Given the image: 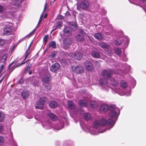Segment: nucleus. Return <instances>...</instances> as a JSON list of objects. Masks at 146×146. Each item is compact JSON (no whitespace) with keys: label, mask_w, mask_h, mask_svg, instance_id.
I'll use <instances>...</instances> for the list:
<instances>
[{"label":"nucleus","mask_w":146,"mask_h":146,"mask_svg":"<svg viewBox=\"0 0 146 146\" xmlns=\"http://www.w3.org/2000/svg\"><path fill=\"white\" fill-rule=\"evenodd\" d=\"M115 71L112 69L109 68L108 69H105L101 72V75L106 78L108 79L111 77V75L115 73Z\"/></svg>","instance_id":"1"},{"label":"nucleus","mask_w":146,"mask_h":146,"mask_svg":"<svg viewBox=\"0 0 146 146\" xmlns=\"http://www.w3.org/2000/svg\"><path fill=\"white\" fill-rule=\"evenodd\" d=\"M72 69L73 72L77 74H81L84 70V67L80 64H79L76 66H72Z\"/></svg>","instance_id":"2"},{"label":"nucleus","mask_w":146,"mask_h":146,"mask_svg":"<svg viewBox=\"0 0 146 146\" xmlns=\"http://www.w3.org/2000/svg\"><path fill=\"white\" fill-rule=\"evenodd\" d=\"M84 65L86 69L87 70L90 71L94 68V65L91 60H86L84 62Z\"/></svg>","instance_id":"3"},{"label":"nucleus","mask_w":146,"mask_h":146,"mask_svg":"<svg viewBox=\"0 0 146 146\" xmlns=\"http://www.w3.org/2000/svg\"><path fill=\"white\" fill-rule=\"evenodd\" d=\"M60 65L59 64L56 63L52 64L50 67V70L54 72L58 71L60 69Z\"/></svg>","instance_id":"4"},{"label":"nucleus","mask_w":146,"mask_h":146,"mask_svg":"<svg viewBox=\"0 0 146 146\" xmlns=\"http://www.w3.org/2000/svg\"><path fill=\"white\" fill-rule=\"evenodd\" d=\"M51 80V75L49 73H47L45 74L43 77L42 81L44 83H47Z\"/></svg>","instance_id":"5"},{"label":"nucleus","mask_w":146,"mask_h":146,"mask_svg":"<svg viewBox=\"0 0 146 146\" xmlns=\"http://www.w3.org/2000/svg\"><path fill=\"white\" fill-rule=\"evenodd\" d=\"M89 6V4L88 1H84L81 2L80 5V7L84 10L87 9Z\"/></svg>","instance_id":"6"},{"label":"nucleus","mask_w":146,"mask_h":146,"mask_svg":"<svg viewBox=\"0 0 146 146\" xmlns=\"http://www.w3.org/2000/svg\"><path fill=\"white\" fill-rule=\"evenodd\" d=\"M12 27L11 26L6 27L4 30V33L7 35H11L12 33Z\"/></svg>","instance_id":"7"},{"label":"nucleus","mask_w":146,"mask_h":146,"mask_svg":"<svg viewBox=\"0 0 146 146\" xmlns=\"http://www.w3.org/2000/svg\"><path fill=\"white\" fill-rule=\"evenodd\" d=\"M72 57L75 60H79L82 58V55L80 52L76 51L72 55Z\"/></svg>","instance_id":"8"},{"label":"nucleus","mask_w":146,"mask_h":146,"mask_svg":"<svg viewBox=\"0 0 146 146\" xmlns=\"http://www.w3.org/2000/svg\"><path fill=\"white\" fill-rule=\"evenodd\" d=\"M69 27L73 31H75L77 30L78 26L77 24L74 22H70L69 24Z\"/></svg>","instance_id":"9"},{"label":"nucleus","mask_w":146,"mask_h":146,"mask_svg":"<svg viewBox=\"0 0 146 146\" xmlns=\"http://www.w3.org/2000/svg\"><path fill=\"white\" fill-rule=\"evenodd\" d=\"M43 86L44 87V90L46 91H48L50 90L51 88V84L48 82L44 83Z\"/></svg>","instance_id":"10"},{"label":"nucleus","mask_w":146,"mask_h":146,"mask_svg":"<svg viewBox=\"0 0 146 146\" xmlns=\"http://www.w3.org/2000/svg\"><path fill=\"white\" fill-rule=\"evenodd\" d=\"M49 117L53 121H56L58 119L57 117L54 114L50 112L48 113Z\"/></svg>","instance_id":"11"},{"label":"nucleus","mask_w":146,"mask_h":146,"mask_svg":"<svg viewBox=\"0 0 146 146\" xmlns=\"http://www.w3.org/2000/svg\"><path fill=\"white\" fill-rule=\"evenodd\" d=\"M75 38L78 41L81 42L85 40V38L84 36H82L80 34H78L75 36Z\"/></svg>","instance_id":"12"},{"label":"nucleus","mask_w":146,"mask_h":146,"mask_svg":"<svg viewBox=\"0 0 146 146\" xmlns=\"http://www.w3.org/2000/svg\"><path fill=\"white\" fill-rule=\"evenodd\" d=\"M49 105L51 108H55L58 106V104L56 102L51 101L49 103Z\"/></svg>","instance_id":"13"},{"label":"nucleus","mask_w":146,"mask_h":146,"mask_svg":"<svg viewBox=\"0 0 146 146\" xmlns=\"http://www.w3.org/2000/svg\"><path fill=\"white\" fill-rule=\"evenodd\" d=\"M21 95L23 99H25L29 96V92L26 90H24L22 92Z\"/></svg>","instance_id":"14"},{"label":"nucleus","mask_w":146,"mask_h":146,"mask_svg":"<svg viewBox=\"0 0 146 146\" xmlns=\"http://www.w3.org/2000/svg\"><path fill=\"white\" fill-rule=\"evenodd\" d=\"M63 43L67 45H70L72 43V41L69 38H65L63 40Z\"/></svg>","instance_id":"15"},{"label":"nucleus","mask_w":146,"mask_h":146,"mask_svg":"<svg viewBox=\"0 0 146 146\" xmlns=\"http://www.w3.org/2000/svg\"><path fill=\"white\" fill-rule=\"evenodd\" d=\"M84 118L86 121L90 120L91 118V114L88 113H86L83 115Z\"/></svg>","instance_id":"16"},{"label":"nucleus","mask_w":146,"mask_h":146,"mask_svg":"<svg viewBox=\"0 0 146 146\" xmlns=\"http://www.w3.org/2000/svg\"><path fill=\"white\" fill-rule=\"evenodd\" d=\"M100 108L101 111L105 112L108 109V106L107 105L104 104L101 106Z\"/></svg>","instance_id":"17"},{"label":"nucleus","mask_w":146,"mask_h":146,"mask_svg":"<svg viewBox=\"0 0 146 146\" xmlns=\"http://www.w3.org/2000/svg\"><path fill=\"white\" fill-rule=\"evenodd\" d=\"M68 107L70 109H73L75 108L74 103L72 101H69L68 103Z\"/></svg>","instance_id":"18"},{"label":"nucleus","mask_w":146,"mask_h":146,"mask_svg":"<svg viewBox=\"0 0 146 146\" xmlns=\"http://www.w3.org/2000/svg\"><path fill=\"white\" fill-rule=\"evenodd\" d=\"M94 37L98 40H101L103 38V36L102 34L100 33H95L94 36Z\"/></svg>","instance_id":"19"},{"label":"nucleus","mask_w":146,"mask_h":146,"mask_svg":"<svg viewBox=\"0 0 146 146\" xmlns=\"http://www.w3.org/2000/svg\"><path fill=\"white\" fill-rule=\"evenodd\" d=\"M72 31L69 27H66L65 28L64 33L65 34H67L68 35H69L72 33Z\"/></svg>","instance_id":"20"},{"label":"nucleus","mask_w":146,"mask_h":146,"mask_svg":"<svg viewBox=\"0 0 146 146\" xmlns=\"http://www.w3.org/2000/svg\"><path fill=\"white\" fill-rule=\"evenodd\" d=\"M100 125L102 126H105L107 124V120L104 118H102L100 121Z\"/></svg>","instance_id":"21"},{"label":"nucleus","mask_w":146,"mask_h":146,"mask_svg":"<svg viewBox=\"0 0 146 146\" xmlns=\"http://www.w3.org/2000/svg\"><path fill=\"white\" fill-rule=\"evenodd\" d=\"M48 48L52 47L53 48H56V44L55 41H52L50 42L49 44Z\"/></svg>","instance_id":"22"},{"label":"nucleus","mask_w":146,"mask_h":146,"mask_svg":"<svg viewBox=\"0 0 146 146\" xmlns=\"http://www.w3.org/2000/svg\"><path fill=\"white\" fill-rule=\"evenodd\" d=\"M90 105V106L92 108L96 107L98 106V102L96 101H91Z\"/></svg>","instance_id":"23"},{"label":"nucleus","mask_w":146,"mask_h":146,"mask_svg":"<svg viewBox=\"0 0 146 146\" xmlns=\"http://www.w3.org/2000/svg\"><path fill=\"white\" fill-rule=\"evenodd\" d=\"M92 55L93 57L96 58H98L100 56V53L98 52L95 51L92 52Z\"/></svg>","instance_id":"24"},{"label":"nucleus","mask_w":146,"mask_h":146,"mask_svg":"<svg viewBox=\"0 0 146 146\" xmlns=\"http://www.w3.org/2000/svg\"><path fill=\"white\" fill-rule=\"evenodd\" d=\"M98 45L100 47L104 48H107L108 46V44L104 42L99 43Z\"/></svg>","instance_id":"25"},{"label":"nucleus","mask_w":146,"mask_h":146,"mask_svg":"<svg viewBox=\"0 0 146 146\" xmlns=\"http://www.w3.org/2000/svg\"><path fill=\"white\" fill-rule=\"evenodd\" d=\"M100 121L99 120H95L94 123V125L95 128L97 129L100 125Z\"/></svg>","instance_id":"26"},{"label":"nucleus","mask_w":146,"mask_h":146,"mask_svg":"<svg viewBox=\"0 0 146 146\" xmlns=\"http://www.w3.org/2000/svg\"><path fill=\"white\" fill-rule=\"evenodd\" d=\"M117 115V113L115 111V110L111 111L109 113L110 116L112 117H114L116 116Z\"/></svg>","instance_id":"27"},{"label":"nucleus","mask_w":146,"mask_h":146,"mask_svg":"<svg viewBox=\"0 0 146 146\" xmlns=\"http://www.w3.org/2000/svg\"><path fill=\"white\" fill-rule=\"evenodd\" d=\"M44 105L43 104H41V103H39V102H38L36 105L35 106V108L36 109H42Z\"/></svg>","instance_id":"28"},{"label":"nucleus","mask_w":146,"mask_h":146,"mask_svg":"<svg viewBox=\"0 0 146 146\" xmlns=\"http://www.w3.org/2000/svg\"><path fill=\"white\" fill-rule=\"evenodd\" d=\"M62 21H59L56 22V25L55 27L56 28H60L62 27Z\"/></svg>","instance_id":"29"},{"label":"nucleus","mask_w":146,"mask_h":146,"mask_svg":"<svg viewBox=\"0 0 146 146\" xmlns=\"http://www.w3.org/2000/svg\"><path fill=\"white\" fill-rule=\"evenodd\" d=\"M47 100V98L46 97H42L41 98L39 101V103H41V104H43V105H44V103Z\"/></svg>","instance_id":"30"},{"label":"nucleus","mask_w":146,"mask_h":146,"mask_svg":"<svg viewBox=\"0 0 146 146\" xmlns=\"http://www.w3.org/2000/svg\"><path fill=\"white\" fill-rule=\"evenodd\" d=\"M113 122V120L112 118L108 119L107 121V124L109 126H111L112 125Z\"/></svg>","instance_id":"31"},{"label":"nucleus","mask_w":146,"mask_h":146,"mask_svg":"<svg viewBox=\"0 0 146 146\" xmlns=\"http://www.w3.org/2000/svg\"><path fill=\"white\" fill-rule=\"evenodd\" d=\"M79 104L84 106H86L87 105L86 101L83 100H81L79 101Z\"/></svg>","instance_id":"32"},{"label":"nucleus","mask_w":146,"mask_h":146,"mask_svg":"<svg viewBox=\"0 0 146 146\" xmlns=\"http://www.w3.org/2000/svg\"><path fill=\"white\" fill-rule=\"evenodd\" d=\"M121 87L123 88H126L128 86L127 84V82L122 81L121 82Z\"/></svg>","instance_id":"33"},{"label":"nucleus","mask_w":146,"mask_h":146,"mask_svg":"<svg viewBox=\"0 0 146 146\" xmlns=\"http://www.w3.org/2000/svg\"><path fill=\"white\" fill-rule=\"evenodd\" d=\"M122 52L121 50L119 48H116L115 50V52L117 55L119 56L121 54Z\"/></svg>","instance_id":"34"},{"label":"nucleus","mask_w":146,"mask_h":146,"mask_svg":"<svg viewBox=\"0 0 146 146\" xmlns=\"http://www.w3.org/2000/svg\"><path fill=\"white\" fill-rule=\"evenodd\" d=\"M5 115L3 113L0 111V122L2 121L5 118Z\"/></svg>","instance_id":"35"},{"label":"nucleus","mask_w":146,"mask_h":146,"mask_svg":"<svg viewBox=\"0 0 146 146\" xmlns=\"http://www.w3.org/2000/svg\"><path fill=\"white\" fill-rule=\"evenodd\" d=\"M115 44L117 46H119L122 44V42L119 40H115L114 42Z\"/></svg>","instance_id":"36"},{"label":"nucleus","mask_w":146,"mask_h":146,"mask_svg":"<svg viewBox=\"0 0 146 146\" xmlns=\"http://www.w3.org/2000/svg\"><path fill=\"white\" fill-rule=\"evenodd\" d=\"M48 35H45L44 37H43V42L45 43V44H46L48 40Z\"/></svg>","instance_id":"37"},{"label":"nucleus","mask_w":146,"mask_h":146,"mask_svg":"<svg viewBox=\"0 0 146 146\" xmlns=\"http://www.w3.org/2000/svg\"><path fill=\"white\" fill-rule=\"evenodd\" d=\"M31 65L30 64H29L28 65L25 67L24 69V73L26 74L27 73V71L29 68L31 67Z\"/></svg>","instance_id":"38"},{"label":"nucleus","mask_w":146,"mask_h":146,"mask_svg":"<svg viewBox=\"0 0 146 146\" xmlns=\"http://www.w3.org/2000/svg\"><path fill=\"white\" fill-rule=\"evenodd\" d=\"M43 16V14H42V13L40 16L39 21L38 23L37 26H36V27H38V26L40 24V23L42 21V19Z\"/></svg>","instance_id":"39"},{"label":"nucleus","mask_w":146,"mask_h":146,"mask_svg":"<svg viewBox=\"0 0 146 146\" xmlns=\"http://www.w3.org/2000/svg\"><path fill=\"white\" fill-rule=\"evenodd\" d=\"M56 56V54L55 53V52H53L51 53L50 55H49L50 58H53Z\"/></svg>","instance_id":"40"},{"label":"nucleus","mask_w":146,"mask_h":146,"mask_svg":"<svg viewBox=\"0 0 146 146\" xmlns=\"http://www.w3.org/2000/svg\"><path fill=\"white\" fill-rule=\"evenodd\" d=\"M115 107L114 105H111L110 106L109 108V110L110 111L114 110L115 109Z\"/></svg>","instance_id":"41"},{"label":"nucleus","mask_w":146,"mask_h":146,"mask_svg":"<svg viewBox=\"0 0 146 146\" xmlns=\"http://www.w3.org/2000/svg\"><path fill=\"white\" fill-rule=\"evenodd\" d=\"M7 56V54H3L2 57V59L3 60L4 62H5L6 61Z\"/></svg>","instance_id":"42"},{"label":"nucleus","mask_w":146,"mask_h":146,"mask_svg":"<svg viewBox=\"0 0 146 146\" xmlns=\"http://www.w3.org/2000/svg\"><path fill=\"white\" fill-rule=\"evenodd\" d=\"M21 3V0H16L15 1V4L16 5H19Z\"/></svg>","instance_id":"43"},{"label":"nucleus","mask_w":146,"mask_h":146,"mask_svg":"<svg viewBox=\"0 0 146 146\" xmlns=\"http://www.w3.org/2000/svg\"><path fill=\"white\" fill-rule=\"evenodd\" d=\"M4 138L3 137L0 136V145L2 144L4 142Z\"/></svg>","instance_id":"44"},{"label":"nucleus","mask_w":146,"mask_h":146,"mask_svg":"<svg viewBox=\"0 0 146 146\" xmlns=\"http://www.w3.org/2000/svg\"><path fill=\"white\" fill-rule=\"evenodd\" d=\"M80 32L82 35V36H85L86 34L85 32L82 29L80 30Z\"/></svg>","instance_id":"45"},{"label":"nucleus","mask_w":146,"mask_h":146,"mask_svg":"<svg viewBox=\"0 0 146 146\" xmlns=\"http://www.w3.org/2000/svg\"><path fill=\"white\" fill-rule=\"evenodd\" d=\"M4 10V7L2 5H0V13L3 12Z\"/></svg>","instance_id":"46"},{"label":"nucleus","mask_w":146,"mask_h":146,"mask_svg":"<svg viewBox=\"0 0 146 146\" xmlns=\"http://www.w3.org/2000/svg\"><path fill=\"white\" fill-rule=\"evenodd\" d=\"M28 60H27V61H26L25 62H22V63H21L20 64H18L19 63L17 64V65L15 66V68H16L18 66H19L22 64H25V63L27 62L28 61Z\"/></svg>","instance_id":"47"},{"label":"nucleus","mask_w":146,"mask_h":146,"mask_svg":"<svg viewBox=\"0 0 146 146\" xmlns=\"http://www.w3.org/2000/svg\"><path fill=\"white\" fill-rule=\"evenodd\" d=\"M30 52H27V53H26V52L25 53V59L23 60V61H24L25 60V59L28 57L29 55L30 54Z\"/></svg>","instance_id":"48"},{"label":"nucleus","mask_w":146,"mask_h":146,"mask_svg":"<svg viewBox=\"0 0 146 146\" xmlns=\"http://www.w3.org/2000/svg\"><path fill=\"white\" fill-rule=\"evenodd\" d=\"M114 81V84L112 83V85L114 86H116L118 84V82H116V81L115 80V79H113Z\"/></svg>","instance_id":"49"},{"label":"nucleus","mask_w":146,"mask_h":146,"mask_svg":"<svg viewBox=\"0 0 146 146\" xmlns=\"http://www.w3.org/2000/svg\"><path fill=\"white\" fill-rule=\"evenodd\" d=\"M24 82V81L22 79V78H21L20 79L19 82L18 84H21L23 83Z\"/></svg>","instance_id":"50"},{"label":"nucleus","mask_w":146,"mask_h":146,"mask_svg":"<svg viewBox=\"0 0 146 146\" xmlns=\"http://www.w3.org/2000/svg\"><path fill=\"white\" fill-rule=\"evenodd\" d=\"M4 68V66L2 65L0 67V74L1 73L2 70H3Z\"/></svg>","instance_id":"51"},{"label":"nucleus","mask_w":146,"mask_h":146,"mask_svg":"<svg viewBox=\"0 0 146 146\" xmlns=\"http://www.w3.org/2000/svg\"><path fill=\"white\" fill-rule=\"evenodd\" d=\"M63 18L64 17L62 15H60L59 16L58 19L60 20H62L63 19Z\"/></svg>","instance_id":"52"},{"label":"nucleus","mask_w":146,"mask_h":146,"mask_svg":"<svg viewBox=\"0 0 146 146\" xmlns=\"http://www.w3.org/2000/svg\"><path fill=\"white\" fill-rule=\"evenodd\" d=\"M47 5L46 3H45V5H44V10H46V9L47 8Z\"/></svg>","instance_id":"53"},{"label":"nucleus","mask_w":146,"mask_h":146,"mask_svg":"<svg viewBox=\"0 0 146 146\" xmlns=\"http://www.w3.org/2000/svg\"><path fill=\"white\" fill-rule=\"evenodd\" d=\"M3 40V42L1 44V43H0V45H1V46H2L3 45H4L5 44V42L4 40Z\"/></svg>","instance_id":"54"},{"label":"nucleus","mask_w":146,"mask_h":146,"mask_svg":"<svg viewBox=\"0 0 146 146\" xmlns=\"http://www.w3.org/2000/svg\"><path fill=\"white\" fill-rule=\"evenodd\" d=\"M32 84H33V86H34L35 87H36V86H38V84L36 83H33Z\"/></svg>","instance_id":"55"},{"label":"nucleus","mask_w":146,"mask_h":146,"mask_svg":"<svg viewBox=\"0 0 146 146\" xmlns=\"http://www.w3.org/2000/svg\"><path fill=\"white\" fill-rule=\"evenodd\" d=\"M31 44H30V45L29 46V47H28L27 50H26V53H27V52H28V50H29V48H30L31 47Z\"/></svg>","instance_id":"56"},{"label":"nucleus","mask_w":146,"mask_h":146,"mask_svg":"<svg viewBox=\"0 0 146 146\" xmlns=\"http://www.w3.org/2000/svg\"><path fill=\"white\" fill-rule=\"evenodd\" d=\"M33 33V32H31L30 33H29L28 35H27L28 36H31V35Z\"/></svg>","instance_id":"57"},{"label":"nucleus","mask_w":146,"mask_h":146,"mask_svg":"<svg viewBox=\"0 0 146 146\" xmlns=\"http://www.w3.org/2000/svg\"><path fill=\"white\" fill-rule=\"evenodd\" d=\"M33 33V32H31L30 33H29L28 35H27L28 36H31V35Z\"/></svg>","instance_id":"58"},{"label":"nucleus","mask_w":146,"mask_h":146,"mask_svg":"<svg viewBox=\"0 0 146 146\" xmlns=\"http://www.w3.org/2000/svg\"><path fill=\"white\" fill-rule=\"evenodd\" d=\"M32 73V70H30L29 72V75H31Z\"/></svg>","instance_id":"59"},{"label":"nucleus","mask_w":146,"mask_h":146,"mask_svg":"<svg viewBox=\"0 0 146 146\" xmlns=\"http://www.w3.org/2000/svg\"><path fill=\"white\" fill-rule=\"evenodd\" d=\"M3 129V127L2 125H0V132H1Z\"/></svg>","instance_id":"60"},{"label":"nucleus","mask_w":146,"mask_h":146,"mask_svg":"<svg viewBox=\"0 0 146 146\" xmlns=\"http://www.w3.org/2000/svg\"><path fill=\"white\" fill-rule=\"evenodd\" d=\"M14 62H12L10 64H9V67H8V68H9L13 64Z\"/></svg>","instance_id":"61"},{"label":"nucleus","mask_w":146,"mask_h":146,"mask_svg":"<svg viewBox=\"0 0 146 146\" xmlns=\"http://www.w3.org/2000/svg\"><path fill=\"white\" fill-rule=\"evenodd\" d=\"M57 29L56 28V27H55V29H53L51 31V33L52 32H53L55 30H56V29Z\"/></svg>","instance_id":"62"},{"label":"nucleus","mask_w":146,"mask_h":146,"mask_svg":"<svg viewBox=\"0 0 146 146\" xmlns=\"http://www.w3.org/2000/svg\"><path fill=\"white\" fill-rule=\"evenodd\" d=\"M4 77H3L0 80V84L1 82L3 80V79H4Z\"/></svg>","instance_id":"63"},{"label":"nucleus","mask_w":146,"mask_h":146,"mask_svg":"<svg viewBox=\"0 0 146 146\" xmlns=\"http://www.w3.org/2000/svg\"><path fill=\"white\" fill-rule=\"evenodd\" d=\"M47 14H46L45 15H44V18H46V17H47Z\"/></svg>","instance_id":"64"}]
</instances>
